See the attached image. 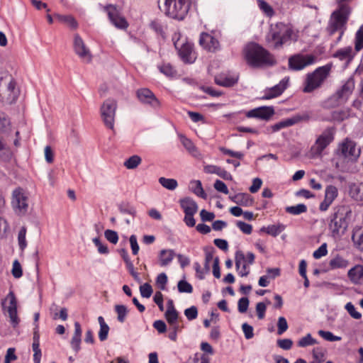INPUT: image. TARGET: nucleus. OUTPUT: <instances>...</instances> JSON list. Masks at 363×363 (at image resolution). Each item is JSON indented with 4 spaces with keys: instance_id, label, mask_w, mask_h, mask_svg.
Here are the masks:
<instances>
[{
    "instance_id": "1",
    "label": "nucleus",
    "mask_w": 363,
    "mask_h": 363,
    "mask_svg": "<svg viewBox=\"0 0 363 363\" xmlns=\"http://www.w3.org/2000/svg\"><path fill=\"white\" fill-rule=\"evenodd\" d=\"M244 53L247 64L253 68L272 66L276 63L274 56L256 43L248 44Z\"/></svg>"
},
{
    "instance_id": "2",
    "label": "nucleus",
    "mask_w": 363,
    "mask_h": 363,
    "mask_svg": "<svg viewBox=\"0 0 363 363\" xmlns=\"http://www.w3.org/2000/svg\"><path fill=\"white\" fill-rule=\"evenodd\" d=\"M158 5L167 16L181 21L188 15L191 0H158Z\"/></svg>"
},
{
    "instance_id": "3",
    "label": "nucleus",
    "mask_w": 363,
    "mask_h": 363,
    "mask_svg": "<svg viewBox=\"0 0 363 363\" xmlns=\"http://www.w3.org/2000/svg\"><path fill=\"white\" fill-rule=\"evenodd\" d=\"M20 94L13 77L8 72H0V101L6 104L16 103Z\"/></svg>"
},
{
    "instance_id": "4",
    "label": "nucleus",
    "mask_w": 363,
    "mask_h": 363,
    "mask_svg": "<svg viewBox=\"0 0 363 363\" xmlns=\"http://www.w3.org/2000/svg\"><path fill=\"white\" fill-rule=\"evenodd\" d=\"M350 211H347L344 206L337 207L334 213L331 214L328 224L329 230L333 238H337L343 235L349 224Z\"/></svg>"
},
{
    "instance_id": "5",
    "label": "nucleus",
    "mask_w": 363,
    "mask_h": 363,
    "mask_svg": "<svg viewBox=\"0 0 363 363\" xmlns=\"http://www.w3.org/2000/svg\"><path fill=\"white\" fill-rule=\"evenodd\" d=\"M350 13V6L345 4H340L339 8L332 13L327 26L330 35H333L339 30L345 29Z\"/></svg>"
},
{
    "instance_id": "6",
    "label": "nucleus",
    "mask_w": 363,
    "mask_h": 363,
    "mask_svg": "<svg viewBox=\"0 0 363 363\" xmlns=\"http://www.w3.org/2000/svg\"><path fill=\"white\" fill-rule=\"evenodd\" d=\"M354 86V77H349L345 83L324 102V107L332 108L345 104L352 94Z\"/></svg>"
},
{
    "instance_id": "7",
    "label": "nucleus",
    "mask_w": 363,
    "mask_h": 363,
    "mask_svg": "<svg viewBox=\"0 0 363 363\" xmlns=\"http://www.w3.org/2000/svg\"><path fill=\"white\" fill-rule=\"evenodd\" d=\"M331 66L326 65L319 67L313 72L306 75L305 86L303 89L304 93H311L315 89L319 88L329 75Z\"/></svg>"
},
{
    "instance_id": "8",
    "label": "nucleus",
    "mask_w": 363,
    "mask_h": 363,
    "mask_svg": "<svg viewBox=\"0 0 363 363\" xmlns=\"http://www.w3.org/2000/svg\"><path fill=\"white\" fill-rule=\"evenodd\" d=\"M293 30L289 25L284 23H277L274 27H272L269 35L273 41L275 42L274 48L281 47L291 39Z\"/></svg>"
},
{
    "instance_id": "9",
    "label": "nucleus",
    "mask_w": 363,
    "mask_h": 363,
    "mask_svg": "<svg viewBox=\"0 0 363 363\" xmlns=\"http://www.w3.org/2000/svg\"><path fill=\"white\" fill-rule=\"evenodd\" d=\"M335 134V128L328 127L325 128L311 147V155L313 157H320L323 151L334 140Z\"/></svg>"
},
{
    "instance_id": "10",
    "label": "nucleus",
    "mask_w": 363,
    "mask_h": 363,
    "mask_svg": "<svg viewBox=\"0 0 363 363\" xmlns=\"http://www.w3.org/2000/svg\"><path fill=\"white\" fill-rule=\"evenodd\" d=\"M117 101L113 99H107L102 104L100 112L104 125L109 129L114 128Z\"/></svg>"
},
{
    "instance_id": "11",
    "label": "nucleus",
    "mask_w": 363,
    "mask_h": 363,
    "mask_svg": "<svg viewBox=\"0 0 363 363\" xmlns=\"http://www.w3.org/2000/svg\"><path fill=\"white\" fill-rule=\"evenodd\" d=\"M11 206L18 215H24L28 211V197L22 188L18 187L13 191Z\"/></svg>"
},
{
    "instance_id": "12",
    "label": "nucleus",
    "mask_w": 363,
    "mask_h": 363,
    "mask_svg": "<svg viewBox=\"0 0 363 363\" xmlns=\"http://www.w3.org/2000/svg\"><path fill=\"white\" fill-rule=\"evenodd\" d=\"M1 306L3 311L8 313L13 326L18 325L20 320L17 315V300L13 291H10L6 298L2 300Z\"/></svg>"
},
{
    "instance_id": "13",
    "label": "nucleus",
    "mask_w": 363,
    "mask_h": 363,
    "mask_svg": "<svg viewBox=\"0 0 363 363\" xmlns=\"http://www.w3.org/2000/svg\"><path fill=\"white\" fill-rule=\"evenodd\" d=\"M315 62V57L313 55L297 54L289 57V67L294 71H299L306 67L313 65Z\"/></svg>"
},
{
    "instance_id": "14",
    "label": "nucleus",
    "mask_w": 363,
    "mask_h": 363,
    "mask_svg": "<svg viewBox=\"0 0 363 363\" xmlns=\"http://www.w3.org/2000/svg\"><path fill=\"white\" fill-rule=\"evenodd\" d=\"M136 96L140 103L147 105L153 109H158L161 106L160 100L155 94L147 88H141L136 91Z\"/></svg>"
},
{
    "instance_id": "15",
    "label": "nucleus",
    "mask_w": 363,
    "mask_h": 363,
    "mask_svg": "<svg viewBox=\"0 0 363 363\" xmlns=\"http://www.w3.org/2000/svg\"><path fill=\"white\" fill-rule=\"evenodd\" d=\"M337 154L345 158L356 160L360 155V149L357 147L354 142L347 139L337 150Z\"/></svg>"
},
{
    "instance_id": "16",
    "label": "nucleus",
    "mask_w": 363,
    "mask_h": 363,
    "mask_svg": "<svg viewBox=\"0 0 363 363\" xmlns=\"http://www.w3.org/2000/svg\"><path fill=\"white\" fill-rule=\"evenodd\" d=\"M104 10L107 12L108 16L111 22L118 28L125 29L128 24L125 18L119 15V12L112 4H108L104 7Z\"/></svg>"
},
{
    "instance_id": "17",
    "label": "nucleus",
    "mask_w": 363,
    "mask_h": 363,
    "mask_svg": "<svg viewBox=\"0 0 363 363\" xmlns=\"http://www.w3.org/2000/svg\"><path fill=\"white\" fill-rule=\"evenodd\" d=\"M289 77L283 78L279 84L274 85L272 87L267 88L264 91V95L262 96V99L269 100L281 95L285 91L289 84Z\"/></svg>"
},
{
    "instance_id": "18",
    "label": "nucleus",
    "mask_w": 363,
    "mask_h": 363,
    "mask_svg": "<svg viewBox=\"0 0 363 363\" xmlns=\"http://www.w3.org/2000/svg\"><path fill=\"white\" fill-rule=\"evenodd\" d=\"M199 43L204 50L211 52H216L220 49L219 41L208 33L200 34Z\"/></svg>"
},
{
    "instance_id": "19",
    "label": "nucleus",
    "mask_w": 363,
    "mask_h": 363,
    "mask_svg": "<svg viewBox=\"0 0 363 363\" xmlns=\"http://www.w3.org/2000/svg\"><path fill=\"white\" fill-rule=\"evenodd\" d=\"M239 79V74L235 72H221L214 77V82L217 85L224 87H232L235 85Z\"/></svg>"
},
{
    "instance_id": "20",
    "label": "nucleus",
    "mask_w": 363,
    "mask_h": 363,
    "mask_svg": "<svg viewBox=\"0 0 363 363\" xmlns=\"http://www.w3.org/2000/svg\"><path fill=\"white\" fill-rule=\"evenodd\" d=\"M74 50L75 53L84 62H90L92 59V55L91 54L89 48L85 45L82 38L76 34L74 38Z\"/></svg>"
},
{
    "instance_id": "21",
    "label": "nucleus",
    "mask_w": 363,
    "mask_h": 363,
    "mask_svg": "<svg viewBox=\"0 0 363 363\" xmlns=\"http://www.w3.org/2000/svg\"><path fill=\"white\" fill-rule=\"evenodd\" d=\"M174 46L178 49L179 55L184 62L191 64L195 62L196 56L192 44L189 43H183L179 48L178 43H174Z\"/></svg>"
},
{
    "instance_id": "22",
    "label": "nucleus",
    "mask_w": 363,
    "mask_h": 363,
    "mask_svg": "<svg viewBox=\"0 0 363 363\" xmlns=\"http://www.w3.org/2000/svg\"><path fill=\"white\" fill-rule=\"evenodd\" d=\"M274 114L273 106H260L246 112L247 118H256L262 120H269Z\"/></svg>"
},
{
    "instance_id": "23",
    "label": "nucleus",
    "mask_w": 363,
    "mask_h": 363,
    "mask_svg": "<svg viewBox=\"0 0 363 363\" xmlns=\"http://www.w3.org/2000/svg\"><path fill=\"white\" fill-rule=\"evenodd\" d=\"M337 195L338 191L336 186L333 185L328 186L325 191L324 200L320 203L319 206L320 211H326L337 198Z\"/></svg>"
},
{
    "instance_id": "24",
    "label": "nucleus",
    "mask_w": 363,
    "mask_h": 363,
    "mask_svg": "<svg viewBox=\"0 0 363 363\" xmlns=\"http://www.w3.org/2000/svg\"><path fill=\"white\" fill-rule=\"evenodd\" d=\"M307 118V116H304L295 115L291 118H285L279 121L278 123L272 125L270 128L272 129V132H277L283 128L292 126Z\"/></svg>"
},
{
    "instance_id": "25",
    "label": "nucleus",
    "mask_w": 363,
    "mask_h": 363,
    "mask_svg": "<svg viewBox=\"0 0 363 363\" xmlns=\"http://www.w3.org/2000/svg\"><path fill=\"white\" fill-rule=\"evenodd\" d=\"M179 203L185 214L191 216V213H196L199 207L193 199L186 196L179 199Z\"/></svg>"
},
{
    "instance_id": "26",
    "label": "nucleus",
    "mask_w": 363,
    "mask_h": 363,
    "mask_svg": "<svg viewBox=\"0 0 363 363\" xmlns=\"http://www.w3.org/2000/svg\"><path fill=\"white\" fill-rule=\"evenodd\" d=\"M203 171L206 174H215L221 177L222 179L225 180H230L231 181L233 179L232 175L225 170L224 169L221 168L220 167L213 165V164H208L204 166Z\"/></svg>"
},
{
    "instance_id": "27",
    "label": "nucleus",
    "mask_w": 363,
    "mask_h": 363,
    "mask_svg": "<svg viewBox=\"0 0 363 363\" xmlns=\"http://www.w3.org/2000/svg\"><path fill=\"white\" fill-rule=\"evenodd\" d=\"M229 199L235 203L242 206H251L253 203L252 198L247 193H238L233 196H230Z\"/></svg>"
},
{
    "instance_id": "28",
    "label": "nucleus",
    "mask_w": 363,
    "mask_h": 363,
    "mask_svg": "<svg viewBox=\"0 0 363 363\" xmlns=\"http://www.w3.org/2000/svg\"><path fill=\"white\" fill-rule=\"evenodd\" d=\"M175 253L173 250H161L158 255L160 266L165 267L169 264L172 262Z\"/></svg>"
},
{
    "instance_id": "29",
    "label": "nucleus",
    "mask_w": 363,
    "mask_h": 363,
    "mask_svg": "<svg viewBox=\"0 0 363 363\" xmlns=\"http://www.w3.org/2000/svg\"><path fill=\"white\" fill-rule=\"evenodd\" d=\"M255 255L251 252H248L245 257L244 253L242 251L238 250L235 252V257L236 269L238 270L240 269L241 262L245 261V259H247V262L250 264H252L255 262Z\"/></svg>"
},
{
    "instance_id": "30",
    "label": "nucleus",
    "mask_w": 363,
    "mask_h": 363,
    "mask_svg": "<svg viewBox=\"0 0 363 363\" xmlns=\"http://www.w3.org/2000/svg\"><path fill=\"white\" fill-rule=\"evenodd\" d=\"M347 276L352 283L357 284L363 278V265L357 264L351 268Z\"/></svg>"
},
{
    "instance_id": "31",
    "label": "nucleus",
    "mask_w": 363,
    "mask_h": 363,
    "mask_svg": "<svg viewBox=\"0 0 363 363\" xmlns=\"http://www.w3.org/2000/svg\"><path fill=\"white\" fill-rule=\"evenodd\" d=\"M180 139L183 146L192 156L197 157L200 155L197 147L190 139L184 135H181Z\"/></svg>"
},
{
    "instance_id": "32",
    "label": "nucleus",
    "mask_w": 363,
    "mask_h": 363,
    "mask_svg": "<svg viewBox=\"0 0 363 363\" xmlns=\"http://www.w3.org/2000/svg\"><path fill=\"white\" fill-rule=\"evenodd\" d=\"M348 260L338 255L331 259L329 262V267L330 269H345L348 266Z\"/></svg>"
},
{
    "instance_id": "33",
    "label": "nucleus",
    "mask_w": 363,
    "mask_h": 363,
    "mask_svg": "<svg viewBox=\"0 0 363 363\" xmlns=\"http://www.w3.org/2000/svg\"><path fill=\"white\" fill-rule=\"evenodd\" d=\"M352 47H346L342 49L338 50L335 54L334 57L338 58L340 60H347V62H350L353 55H352Z\"/></svg>"
},
{
    "instance_id": "34",
    "label": "nucleus",
    "mask_w": 363,
    "mask_h": 363,
    "mask_svg": "<svg viewBox=\"0 0 363 363\" xmlns=\"http://www.w3.org/2000/svg\"><path fill=\"white\" fill-rule=\"evenodd\" d=\"M119 211L123 214H128L135 217L137 211L134 206H133L128 201H122L118 204Z\"/></svg>"
},
{
    "instance_id": "35",
    "label": "nucleus",
    "mask_w": 363,
    "mask_h": 363,
    "mask_svg": "<svg viewBox=\"0 0 363 363\" xmlns=\"http://www.w3.org/2000/svg\"><path fill=\"white\" fill-rule=\"evenodd\" d=\"M98 322L100 325L99 338L101 342H103L107 340L110 328L109 326L106 323L104 318L102 316H99L98 318Z\"/></svg>"
},
{
    "instance_id": "36",
    "label": "nucleus",
    "mask_w": 363,
    "mask_h": 363,
    "mask_svg": "<svg viewBox=\"0 0 363 363\" xmlns=\"http://www.w3.org/2000/svg\"><path fill=\"white\" fill-rule=\"evenodd\" d=\"M114 311L117 314V320L121 323H124L128 313L127 306L122 304H117L114 306Z\"/></svg>"
},
{
    "instance_id": "37",
    "label": "nucleus",
    "mask_w": 363,
    "mask_h": 363,
    "mask_svg": "<svg viewBox=\"0 0 363 363\" xmlns=\"http://www.w3.org/2000/svg\"><path fill=\"white\" fill-rule=\"evenodd\" d=\"M350 194L354 200L363 201V184H354L350 186Z\"/></svg>"
},
{
    "instance_id": "38",
    "label": "nucleus",
    "mask_w": 363,
    "mask_h": 363,
    "mask_svg": "<svg viewBox=\"0 0 363 363\" xmlns=\"http://www.w3.org/2000/svg\"><path fill=\"white\" fill-rule=\"evenodd\" d=\"M352 240L357 248L363 251V229L354 230L352 235Z\"/></svg>"
},
{
    "instance_id": "39",
    "label": "nucleus",
    "mask_w": 363,
    "mask_h": 363,
    "mask_svg": "<svg viewBox=\"0 0 363 363\" xmlns=\"http://www.w3.org/2000/svg\"><path fill=\"white\" fill-rule=\"evenodd\" d=\"M159 183L165 189L173 191L178 186L177 181L174 179L165 177L159 178Z\"/></svg>"
},
{
    "instance_id": "40",
    "label": "nucleus",
    "mask_w": 363,
    "mask_h": 363,
    "mask_svg": "<svg viewBox=\"0 0 363 363\" xmlns=\"http://www.w3.org/2000/svg\"><path fill=\"white\" fill-rule=\"evenodd\" d=\"M285 210L286 213L296 216L306 213L307 206L303 203H299L296 206H287Z\"/></svg>"
},
{
    "instance_id": "41",
    "label": "nucleus",
    "mask_w": 363,
    "mask_h": 363,
    "mask_svg": "<svg viewBox=\"0 0 363 363\" xmlns=\"http://www.w3.org/2000/svg\"><path fill=\"white\" fill-rule=\"evenodd\" d=\"M142 162V159L140 156L134 155L130 157L124 162V166L128 169H135Z\"/></svg>"
},
{
    "instance_id": "42",
    "label": "nucleus",
    "mask_w": 363,
    "mask_h": 363,
    "mask_svg": "<svg viewBox=\"0 0 363 363\" xmlns=\"http://www.w3.org/2000/svg\"><path fill=\"white\" fill-rule=\"evenodd\" d=\"M158 69L167 77H172L177 74V70L169 64L164 63L158 66Z\"/></svg>"
},
{
    "instance_id": "43",
    "label": "nucleus",
    "mask_w": 363,
    "mask_h": 363,
    "mask_svg": "<svg viewBox=\"0 0 363 363\" xmlns=\"http://www.w3.org/2000/svg\"><path fill=\"white\" fill-rule=\"evenodd\" d=\"M205 251V262L204 268L205 272H209L210 271V262L213 259L214 248L213 247H206Z\"/></svg>"
},
{
    "instance_id": "44",
    "label": "nucleus",
    "mask_w": 363,
    "mask_h": 363,
    "mask_svg": "<svg viewBox=\"0 0 363 363\" xmlns=\"http://www.w3.org/2000/svg\"><path fill=\"white\" fill-rule=\"evenodd\" d=\"M315 344H317V340L314 339L310 333L301 337L297 343L298 346L300 347H306Z\"/></svg>"
},
{
    "instance_id": "45",
    "label": "nucleus",
    "mask_w": 363,
    "mask_h": 363,
    "mask_svg": "<svg viewBox=\"0 0 363 363\" xmlns=\"http://www.w3.org/2000/svg\"><path fill=\"white\" fill-rule=\"evenodd\" d=\"M55 17L57 18L60 21L65 22L68 24L72 28H76L77 27V23L76 20L72 16L69 15H60V14H55Z\"/></svg>"
},
{
    "instance_id": "46",
    "label": "nucleus",
    "mask_w": 363,
    "mask_h": 363,
    "mask_svg": "<svg viewBox=\"0 0 363 363\" xmlns=\"http://www.w3.org/2000/svg\"><path fill=\"white\" fill-rule=\"evenodd\" d=\"M258 6L259 9L269 17L274 14L272 7L264 0H257Z\"/></svg>"
},
{
    "instance_id": "47",
    "label": "nucleus",
    "mask_w": 363,
    "mask_h": 363,
    "mask_svg": "<svg viewBox=\"0 0 363 363\" xmlns=\"http://www.w3.org/2000/svg\"><path fill=\"white\" fill-rule=\"evenodd\" d=\"M285 229V225L283 224L271 225L267 227V233L273 236L277 237Z\"/></svg>"
},
{
    "instance_id": "48",
    "label": "nucleus",
    "mask_w": 363,
    "mask_h": 363,
    "mask_svg": "<svg viewBox=\"0 0 363 363\" xmlns=\"http://www.w3.org/2000/svg\"><path fill=\"white\" fill-rule=\"evenodd\" d=\"M26 228L25 226H23L18 234V246L21 250L23 251L26 247H27V242L26 239Z\"/></svg>"
},
{
    "instance_id": "49",
    "label": "nucleus",
    "mask_w": 363,
    "mask_h": 363,
    "mask_svg": "<svg viewBox=\"0 0 363 363\" xmlns=\"http://www.w3.org/2000/svg\"><path fill=\"white\" fill-rule=\"evenodd\" d=\"M191 183L195 184L194 187H192V191L198 196L206 199L207 197L206 194L205 193L202 184L200 180H194L191 182Z\"/></svg>"
},
{
    "instance_id": "50",
    "label": "nucleus",
    "mask_w": 363,
    "mask_h": 363,
    "mask_svg": "<svg viewBox=\"0 0 363 363\" xmlns=\"http://www.w3.org/2000/svg\"><path fill=\"white\" fill-rule=\"evenodd\" d=\"M354 48L357 52L363 48V25L356 33Z\"/></svg>"
},
{
    "instance_id": "51",
    "label": "nucleus",
    "mask_w": 363,
    "mask_h": 363,
    "mask_svg": "<svg viewBox=\"0 0 363 363\" xmlns=\"http://www.w3.org/2000/svg\"><path fill=\"white\" fill-rule=\"evenodd\" d=\"M318 333L324 340L330 342L340 341L342 339L340 336L334 335L330 331L320 330Z\"/></svg>"
},
{
    "instance_id": "52",
    "label": "nucleus",
    "mask_w": 363,
    "mask_h": 363,
    "mask_svg": "<svg viewBox=\"0 0 363 363\" xmlns=\"http://www.w3.org/2000/svg\"><path fill=\"white\" fill-rule=\"evenodd\" d=\"M177 288L179 293L190 294L193 291V287L191 284L186 280H180L177 284Z\"/></svg>"
},
{
    "instance_id": "53",
    "label": "nucleus",
    "mask_w": 363,
    "mask_h": 363,
    "mask_svg": "<svg viewBox=\"0 0 363 363\" xmlns=\"http://www.w3.org/2000/svg\"><path fill=\"white\" fill-rule=\"evenodd\" d=\"M94 244L97 247L98 252L100 254L107 255L109 252L108 247L103 244L99 238L96 237L92 240Z\"/></svg>"
},
{
    "instance_id": "54",
    "label": "nucleus",
    "mask_w": 363,
    "mask_h": 363,
    "mask_svg": "<svg viewBox=\"0 0 363 363\" xmlns=\"http://www.w3.org/2000/svg\"><path fill=\"white\" fill-rule=\"evenodd\" d=\"M140 292L143 298H150L153 292L152 286L148 283H145L140 286Z\"/></svg>"
},
{
    "instance_id": "55",
    "label": "nucleus",
    "mask_w": 363,
    "mask_h": 363,
    "mask_svg": "<svg viewBox=\"0 0 363 363\" xmlns=\"http://www.w3.org/2000/svg\"><path fill=\"white\" fill-rule=\"evenodd\" d=\"M219 150L224 155H230L233 157H235L237 159L241 160L244 157V154L241 152H235L233 150H231L230 149H228L225 147H220Z\"/></svg>"
},
{
    "instance_id": "56",
    "label": "nucleus",
    "mask_w": 363,
    "mask_h": 363,
    "mask_svg": "<svg viewBox=\"0 0 363 363\" xmlns=\"http://www.w3.org/2000/svg\"><path fill=\"white\" fill-rule=\"evenodd\" d=\"M168 278L165 273L162 272L157 275L156 278V284L161 290L166 289V284L167 283Z\"/></svg>"
},
{
    "instance_id": "57",
    "label": "nucleus",
    "mask_w": 363,
    "mask_h": 363,
    "mask_svg": "<svg viewBox=\"0 0 363 363\" xmlns=\"http://www.w3.org/2000/svg\"><path fill=\"white\" fill-rule=\"evenodd\" d=\"M106 239L113 244H116L118 241V235L116 231L113 230H106L104 232Z\"/></svg>"
},
{
    "instance_id": "58",
    "label": "nucleus",
    "mask_w": 363,
    "mask_h": 363,
    "mask_svg": "<svg viewBox=\"0 0 363 363\" xmlns=\"http://www.w3.org/2000/svg\"><path fill=\"white\" fill-rule=\"evenodd\" d=\"M345 309L348 313L354 319H359L362 318V314L356 311L354 306L351 303L348 302L345 305Z\"/></svg>"
},
{
    "instance_id": "59",
    "label": "nucleus",
    "mask_w": 363,
    "mask_h": 363,
    "mask_svg": "<svg viewBox=\"0 0 363 363\" xmlns=\"http://www.w3.org/2000/svg\"><path fill=\"white\" fill-rule=\"evenodd\" d=\"M184 315L189 320H193L198 316V309L196 306H192L184 310Z\"/></svg>"
},
{
    "instance_id": "60",
    "label": "nucleus",
    "mask_w": 363,
    "mask_h": 363,
    "mask_svg": "<svg viewBox=\"0 0 363 363\" xmlns=\"http://www.w3.org/2000/svg\"><path fill=\"white\" fill-rule=\"evenodd\" d=\"M13 157V152L9 148L5 147L0 151V161L3 162H9Z\"/></svg>"
},
{
    "instance_id": "61",
    "label": "nucleus",
    "mask_w": 363,
    "mask_h": 363,
    "mask_svg": "<svg viewBox=\"0 0 363 363\" xmlns=\"http://www.w3.org/2000/svg\"><path fill=\"white\" fill-rule=\"evenodd\" d=\"M11 122L9 118L6 116V115L2 113L0 115V130L1 132H6L10 127Z\"/></svg>"
},
{
    "instance_id": "62",
    "label": "nucleus",
    "mask_w": 363,
    "mask_h": 363,
    "mask_svg": "<svg viewBox=\"0 0 363 363\" xmlns=\"http://www.w3.org/2000/svg\"><path fill=\"white\" fill-rule=\"evenodd\" d=\"M249 299L247 297H242L238 303V310L240 313H244L247 311L249 306Z\"/></svg>"
},
{
    "instance_id": "63",
    "label": "nucleus",
    "mask_w": 363,
    "mask_h": 363,
    "mask_svg": "<svg viewBox=\"0 0 363 363\" xmlns=\"http://www.w3.org/2000/svg\"><path fill=\"white\" fill-rule=\"evenodd\" d=\"M12 275L13 277L18 279L22 277L23 271L20 262L18 260H15L13 263V267L11 270Z\"/></svg>"
},
{
    "instance_id": "64",
    "label": "nucleus",
    "mask_w": 363,
    "mask_h": 363,
    "mask_svg": "<svg viewBox=\"0 0 363 363\" xmlns=\"http://www.w3.org/2000/svg\"><path fill=\"white\" fill-rule=\"evenodd\" d=\"M277 334L281 335L288 329V323L284 317H279L277 323Z\"/></svg>"
}]
</instances>
